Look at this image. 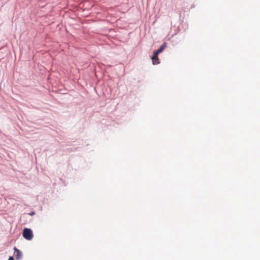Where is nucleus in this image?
I'll return each mask as SVG.
<instances>
[{"label": "nucleus", "instance_id": "4", "mask_svg": "<svg viewBox=\"0 0 260 260\" xmlns=\"http://www.w3.org/2000/svg\"><path fill=\"white\" fill-rule=\"evenodd\" d=\"M151 59L152 60L153 64H157L159 63L158 56H156V57H155L154 54L152 56Z\"/></svg>", "mask_w": 260, "mask_h": 260}, {"label": "nucleus", "instance_id": "3", "mask_svg": "<svg viewBox=\"0 0 260 260\" xmlns=\"http://www.w3.org/2000/svg\"><path fill=\"white\" fill-rule=\"evenodd\" d=\"M14 250H15V256H16V259H20L21 258V255H22L21 252L19 249H18L16 247H14Z\"/></svg>", "mask_w": 260, "mask_h": 260}, {"label": "nucleus", "instance_id": "1", "mask_svg": "<svg viewBox=\"0 0 260 260\" xmlns=\"http://www.w3.org/2000/svg\"><path fill=\"white\" fill-rule=\"evenodd\" d=\"M23 237L28 240H30L33 238V234L32 231L27 228H25L23 231Z\"/></svg>", "mask_w": 260, "mask_h": 260}, {"label": "nucleus", "instance_id": "2", "mask_svg": "<svg viewBox=\"0 0 260 260\" xmlns=\"http://www.w3.org/2000/svg\"><path fill=\"white\" fill-rule=\"evenodd\" d=\"M166 47V43H165L163 44H162V45L160 47V48L158 50H157L156 51H155L154 52L155 57H156V56H158V55L160 53L162 52Z\"/></svg>", "mask_w": 260, "mask_h": 260}, {"label": "nucleus", "instance_id": "5", "mask_svg": "<svg viewBox=\"0 0 260 260\" xmlns=\"http://www.w3.org/2000/svg\"><path fill=\"white\" fill-rule=\"evenodd\" d=\"M8 260H14V258L12 256H10Z\"/></svg>", "mask_w": 260, "mask_h": 260}]
</instances>
